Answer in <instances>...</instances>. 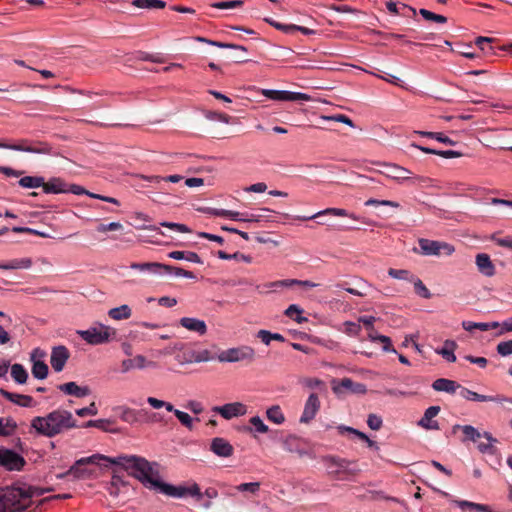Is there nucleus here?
Masks as SVG:
<instances>
[{
	"instance_id": "nucleus-1",
	"label": "nucleus",
	"mask_w": 512,
	"mask_h": 512,
	"mask_svg": "<svg viewBox=\"0 0 512 512\" xmlns=\"http://www.w3.org/2000/svg\"><path fill=\"white\" fill-rule=\"evenodd\" d=\"M109 462L122 467L129 475L135 477L150 489L159 490L163 483L160 479L159 465L156 462H149L147 459L136 455L115 457L109 459Z\"/></svg>"
},
{
	"instance_id": "nucleus-2",
	"label": "nucleus",
	"mask_w": 512,
	"mask_h": 512,
	"mask_svg": "<svg viewBox=\"0 0 512 512\" xmlns=\"http://www.w3.org/2000/svg\"><path fill=\"white\" fill-rule=\"evenodd\" d=\"M77 427V420L70 411L65 409H56L45 416H36L31 420V428L37 434L47 438H53Z\"/></svg>"
},
{
	"instance_id": "nucleus-3",
	"label": "nucleus",
	"mask_w": 512,
	"mask_h": 512,
	"mask_svg": "<svg viewBox=\"0 0 512 512\" xmlns=\"http://www.w3.org/2000/svg\"><path fill=\"white\" fill-rule=\"evenodd\" d=\"M43 493L44 490L31 486L6 487L0 491V512H22L31 505L34 495Z\"/></svg>"
},
{
	"instance_id": "nucleus-4",
	"label": "nucleus",
	"mask_w": 512,
	"mask_h": 512,
	"mask_svg": "<svg viewBox=\"0 0 512 512\" xmlns=\"http://www.w3.org/2000/svg\"><path fill=\"white\" fill-rule=\"evenodd\" d=\"M0 148L36 153L41 155L57 156V153L49 143L42 141H31L28 139H21L16 144H7L4 142H0Z\"/></svg>"
},
{
	"instance_id": "nucleus-5",
	"label": "nucleus",
	"mask_w": 512,
	"mask_h": 512,
	"mask_svg": "<svg viewBox=\"0 0 512 512\" xmlns=\"http://www.w3.org/2000/svg\"><path fill=\"white\" fill-rule=\"evenodd\" d=\"M323 461L327 464L328 473L338 480L343 479L340 476L342 473L355 476L360 472V469L354 465V462L344 458L326 456L323 458Z\"/></svg>"
},
{
	"instance_id": "nucleus-6",
	"label": "nucleus",
	"mask_w": 512,
	"mask_h": 512,
	"mask_svg": "<svg viewBox=\"0 0 512 512\" xmlns=\"http://www.w3.org/2000/svg\"><path fill=\"white\" fill-rule=\"evenodd\" d=\"M110 457L95 454L89 457H84L77 460L70 468L64 473L58 474L57 478L63 479L68 476H72L73 479H86L91 475V472L83 466L87 464H97V460H105L109 462Z\"/></svg>"
},
{
	"instance_id": "nucleus-7",
	"label": "nucleus",
	"mask_w": 512,
	"mask_h": 512,
	"mask_svg": "<svg viewBox=\"0 0 512 512\" xmlns=\"http://www.w3.org/2000/svg\"><path fill=\"white\" fill-rule=\"evenodd\" d=\"M256 359L255 349L251 346L241 345L226 350V362H240L244 365L253 363Z\"/></svg>"
},
{
	"instance_id": "nucleus-8",
	"label": "nucleus",
	"mask_w": 512,
	"mask_h": 512,
	"mask_svg": "<svg viewBox=\"0 0 512 512\" xmlns=\"http://www.w3.org/2000/svg\"><path fill=\"white\" fill-rule=\"evenodd\" d=\"M419 247L423 255H451L455 251V248L446 242L429 239H420Z\"/></svg>"
},
{
	"instance_id": "nucleus-9",
	"label": "nucleus",
	"mask_w": 512,
	"mask_h": 512,
	"mask_svg": "<svg viewBox=\"0 0 512 512\" xmlns=\"http://www.w3.org/2000/svg\"><path fill=\"white\" fill-rule=\"evenodd\" d=\"M77 334L88 344L99 345L109 340L110 328L107 326H102L101 328L92 327L87 330H78Z\"/></svg>"
},
{
	"instance_id": "nucleus-10",
	"label": "nucleus",
	"mask_w": 512,
	"mask_h": 512,
	"mask_svg": "<svg viewBox=\"0 0 512 512\" xmlns=\"http://www.w3.org/2000/svg\"><path fill=\"white\" fill-rule=\"evenodd\" d=\"M25 459L11 449H0V466L9 471H20L25 466Z\"/></svg>"
},
{
	"instance_id": "nucleus-11",
	"label": "nucleus",
	"mask_w": 512,
	"mask_h": 512,
	"mask_svg": "<svg viewBox=\"0 0 512 512\" xmlns=\"http://www.w3.org/2000/svg\"><path fill=\"white\" fill-rule=\"evenodd\" d=\"M262 94L275 101H307L310 97L300 92L263 89Z\"/></svg>"
},
{
	"instance_id": "nucleus-12",
	"label": "nucleus",
	"mask_w": 512,
	"mask_h": 512,
	"mask_svg": "<svg viewBox=\"0 0 512 512\" xmlns=\"http://www.w3.org/2000/svg\"><path fill=\"white\" fill-rule=\"evenodd\" d=\"M320 409V400L316 393H311L306 400L304 405L303 413L300 417V423L308 424L310 423L316 416Z\"/></svg>"
},
{
	"instance_id": "nucleus-13",
	"label": "nucleus",
	"mask_w": 512,
	"mask_h": 512,
	"mask_svg": "<svg viewBox=\"0 0 512 512\" xmlns=\"http://www.w3.org/2000/svg\"><path fill=\"white\" fill-rule=\"evenodd\" d=\"M460 395L464 399L470 400V401L498 402V403L508 402V403L512 404V398H507V397H504V396H501V395H496V396L482 395V394H479L477 392L471 391V390H469V389H467L465 387H461Z\"/></svg>"
},
{
	"instance_id": "nucleus-14",
	"label": "nucleus",
	"mask_w": 512,
	"mask_h": 512,
	"mask_svg": "<svg viewBox=\"0 0 512 512\" xmlns=\"http://www.w3.org/2000/svg\"><path fill=\"white\" fill-rule=\"evenodd\" d=\"M147 367L156 368L157 363L154 361H149L143 355H136L131 359H124L121 362V372L127 373L132 369H144Z\"/></svg>"
},
{
	"instance_id": "nucleus-15",
	"label": "nucleus",
	"mask_w": 512,
	"mask_h": 512,
	"mask_svg": "<svg viewBox=\"0 0 512 512\" xmlns=\"http://www.w3.org/2000/svg\"><path fill=\"white\" fill-rule=\"evenodd\" d=\"M69 357H70L69 350L65 346L59 345V346L54 347L52 349L51 357H50V363H51L52 368L56 372H61L64 369L65 364L68 361Z\"/></svg>"
},
{
	"instance_id": "nucleus-16",
	"label": "nucleus",
	"mask_w": 512,
	"mask_h": 512,
	"mask_svg": "<svg viewBox=\"0 0 512 512\" xmlns=\"http://www.w3.org/2000/svg\"><path fill=\"white\" fill-rule=\"evenodd\" d=\"M323 215H332L338 217H349L353 220H359V217L353 213H349L346 209L342 208H326L310 216H296L295 219L299 221H307L318 218Z\"/></svg>"
},
{
	"instance_id": "nucleus-17",
	"label": "nucleus",
	"mask_w": 512,
	"mask_h": 512,
	"mask_svg": "<svg viewBox=\"0 0 512 512\" xmlns=\"http://www.w3.org/2000/svg\"><path fill=\"white\" fill-rule=\"evenodd\" d=\"M475 264L479 273L485 277H493L496 274V267L486 253H478L475 257Z\"/></svg>"
},
{
	"instance_id": "nucleus-18",
	"label": "nucleus",
	"mask_w": 512,
	"mask_h": 512,
	"mask_svg": "<svg viewBox=\"0 0 512 512\" xmlns=\"http://www.w3.org/2000/svg\"><path fill=\"white\" fill-rule=\"evenodd\" d=\"M440 412L439 406H430L424 412L423 417L418 421V425L426 430H439L438 421L433 420Z\"/></svg>"
},
{
	"instance_id": "nucleus-19",
	"label": "nucleus",
	"mask_w": 512,
	"mask_h": 512,
	"mask_svg": "<svg viewBox=\"0 0 512 512\" xmlns=\"http://www.w3.org/2000/svg\"><path fill=\"white\" fill-rule=\"evenodd\" d=\"M131 269L150 274H161L163 271H170L171 265L161 264L158 262L132 263Z\"/></svg>"
},
{
	"instance_id": "nucleus-20",
	"label": "nucleus",
	"mask_w": 512,
	"mask_h": 512,
	"mask_svg": "<svg viewBox=\"0 0 512 512\" xmlns=\"http://www.w3.org/2000/svg\"><path fill=\"white\" fill-rule=\"evenodd\" d=\"M58 389L66 395L83 398L90 395L91 390L88 386H79L76 382H67L60 384Z\"/></svg>"
},
{
	"instance_id": "nucleus-21",
	"label": "nucleus",
	"mask_w": 512,
	"mask_h": 512,
	"mask_svg": "<svg viewBox=\"0 0 512 512\" xmlns=\"http://www.w3.org/2000/svg\"><path fill=\"white\" fill-rule=\"evenodd\" d=\"M179 323L183 328L196 332L199 335H204L207 332L206 323L197 318L183 317L180 319Z\"/></svg>"
},
{
	"instance_id": "nucleus-22",
	"label": "nucleus",
	"mask_w": 512,
	"mask_h": 512,
	"mask_svg": "<svg viewBox=\"0 0 512 512\" xmlns=\"http://www.w3.org/2000/svg\"><path fill=\"white\" fill-rule=\"evenodd\" d=\"M226 49L232 50L229 59L234 63H245L247 59V48L240 44L226 42Z\"/></svg>"
},
{
	"instance_id": "nucleus-23",
	"label": "nucleus",
	"mask_w": 512,
	"mask_h": 512,
	"mask_svg": "<svg viewBox=\"0 0 512 512\" xmlns=\"http://www.w3.org/2000/svg\"><path fill=\"white\" fill-rule=\"evenodd\" d=\"M0 395L3 396L8 401L17 404L21 407H30L33 402V398L31 396L12 393L3 388H0Z\"/></svg>"
},
{
	"instance_id": "nucleus-24",
	"label": "nucleus",
	"mask_w": 512,
	"mask_h": 512,
	"mask_svg": "<svg viewBox=\"0 0 512 512\" xmlns=\"http://www.w3.org/2000/svg\"><path fill=\"white\" fill-rule=\"evenodd\" d=\"M432 388L435 391L454 394L458 389L461 390V385L454 380L438 378L432 383Z\"/></svg>"
},
{
	"instance_id": "nucleus-25",
	"label": "nucleus",
	"mask_w": 512,
	"mask_h": 512,
	"mask_svg": "<svg viewBox=\"0 0 512 512\" xmlns=\"http://www.w3.org/2000/svg\"><path fill=\"white\" fill-rule=\"evenodd\" d=\"M284 450L290 453H296L300 457L308 454L301 446V439L294 435H289L282 441Z\"/></svg>"
},
{
	"instance_id": "nucleus-26",
	"label": "nucleus",
	"mask_w": 512,
	"mask_h": 512,
	"mask_svg": "<svg viewBox=\"0 0 512 512\" xmlns=\"http://www.w3.org/2000/svg\"><path fill=\"white\" fill-rule=\"evenodd\" d=\"M43 191L45 193H66L68 192V184L61 178H51L48 182L44 181L42 185Z\"/></svg>"
},
{
	"instance_id": "nucleus-27",
	"label": "nucleus",
	"mask_w": 512,
	"mask_h": 512,
	"mask_svg": "<svg viewBox=\"0 0 512 512\" xmlns=\"http://www.w3.org/2000/svg\"><path fill=\"white\" fill-rule=\"evenodd\" d=\"M482 438H485L486 442L478 440V442H476L478 450L483 454H496L497 448L495 447V444L498 443V440L494 438L489 432H484L482 434Z\"/></svg>"
},
{
	"instance_id": "nucleus-28",
	"label": "nucleus",
	"mask_w": 512,
	"mask_h": 512,
	"mask_svg": "<svg viewBox=\"0 0 512 512\" xmlns=\"http://www.w3.org/2000/svg\"><path fill=\"white\" fill-rule=\"evenodd\" d=\"M457 347L458 345L454 340L448 339L444 341L443 347L436 349L435 352L441 355L446 361L453 363L456 361L454 352Z\"/></svg>"
},
{
	"instance_id": "nucleus-29",
	"label": "nucleus",
	"mask_w": 512,
	"mask_h": 512,
	"mask_svg": "<svg viewBox=\"0 0 512 512\" xmlns=\"http://www.w3.org/2000/svg\"><path fill=\"white\" fill-rule=\"evenodd\" d=\"M386 8L387 10L395 15H401L403 17H410V15L405 14V11H410L412 13V16H416L417 11L415 8L406 5L404 3H397L394 1H388L386 2Z\"/></svg>"
},
{
	"instance_id": "nucleus-30",
	"label": "nucleus",
	"mask_w": 512,
	"mask_h": 512,
	"mask_svg": "<svg viewBox=\"0 0 512 512\" xmlns=\"http://www.w3.org/2000/svg\"><path fill=\"white\" fill-rule=\"evenodd\" d=\"M38 351L39 350L36 349L31 355V359L33 360V365H32L31 371H32V375L34 376V378L43 380L48 376L49 368H48V365L44 361L34 360V356Z\"/></svg>"
},
{
	"instance_id": "nucleus-31",
	"label": "nucleus",
	"mask_w": 512,
	"mask_h": 512,
	"mask_svg": "<svg viewBox=\"0 0 512 512\" xmlns=\"http://www.w3.org/2000/svg\"><path fill=\"white\" fill-rule=\"evenodd\" d=\"M198 363L208 362L218 359L220 362L224 361V352H220V349L213 347L212 349H204L197 351Z\"/></svg>"
},
{
	"instance_id": "nucleus-32",
	"label": "nucleus",
	"mask_w": 512,
	"mask_h": 512,
	"mask_svg": "<svg viewBox=\"0 0 512 512\" xmlns=\"http://www.w3.org/2000/svg\"><path fill=\"white\" fill-rule=\"evenodd\" d=\"M159 491L167 496L180 498L188 495V488L185 486H174L163 482Z\"/></svg>"
},
{
	"instance_id": "nucleus-33",
	"label": "nucleus",
	"mask_w": 512,
	"mask_h": 512,
	"mask_svg": "<svg viewBox=\"0 0 512 512\" xmlns=\"http://www.w3.org/2000/svg\"><path fill=\"white\" fill-rule=\"evenodd\" d=\"M499 326H500V323H498V322H489V323L471 322V321H463L462 322V327L466 331H472L474 329H479L481 331H488V330H492V329H497V328H499Z\"/></svg>"
},
{
	"instance_id": "nucleus-34",
	"label": "nucleus",
	"mask_w": 512,
	"mask_h": 512,
	"mask_svg": "<svg viewBox=\"0 0 512 512\" xmlns=\"http://www.w3.org/2000/svg\"><path fill=\"white\" fill-rule=\"evenodd\" d=\"M108 315L113 320H126L132 315V310L127 304H123L119 307L111 308L108 311Z\"/></svg>"
},
{
	"instance_id": "nucleus-35",
	"label": "nucleus",
	"mask_w": 512,
	"mask_h": 512,
	"mask_svg": "<svg viewBox=\"0 0 512 512\" xmlns=\"http://www.w3.org/2000/svg\"><path fill=\"white\" fill-rule=\"evenodd\" d=\"M457 429H461L463 434L465 435V440H471L473 442H478L482 438V433H480L475 427L471 425H454L453 432L455 433Z\"/></svg>"
},
{
	"instance_id": "nucleus-36",
	"label": "nucleus",
	"mask_w": 512,
	"mask_h": 512,
	"mask_svg": "<svg viewBox=\"0 0 512 512\" xmlns=\"http://www.w3.org/2000/svg\"><path fill=\"white\" fill-rule=\"evenodd\" d=\"M387 176L395 180H408L411 172L398 165H388Z\"/></svg>"
},
{
	"instance_id": "nucleus-37",
	"label": "nucleus",
	"mask_w": 512,
	"mask_h": 512,
	"mask_svg": "<svg viewBox=\"0 0 512 512\" xmlns=\"http://www.w3.org/2000/svg\"><path fill=\"white\" fill-rule=\"evenodd\" d=\"M247 412V407L241 402L226 403V419L242 416Z\"/></svg>"
},
{
	"instance_id": "nucleus-38",
	"label": "nucleus",
	"mask_w": 512,
	"mask_h": 512,
	"mask_svg": "<svg viewBox=\"0 0 512 512\" xmlns=\"http://www.w3.org/2000/svg\"><path fill=\"white\" fill-rule=\"evenodd\" d=\"M169 258L175 259V260H187L189 262L193 263H201V259L199 255L192 251H172L168 254Z\"/></svg>"
},
{
	"instance_id": "nucleus-39",
	"label": "nucleus",
	"mask_w": 512,
	"mask_h": 512,
	"mask_svg": "<svg viewBox=\"0 0 512 512\" xmlns=\"http://www.w3.org/2000/svg\"><path fill=\"white\" fill-rule=\"evenodd\" d=\"M132 5L141 9H163L166 3L162 0H133Z\"/></svg>"
},
{
	"instance_id": "nucleus-40",
	"label": "nucleus",
	"mask_w": 512,
	"mask_h": 512,
	"mask_svg": "<svg viewBox=\"0 0 512 512\" xmlns=\"http://www.w3.org/2000/svg\"><path fill=\"white\" fill-rule=\"evenodd\" d=\"M266 416L269 421L280 425L285 422V416L279 405H273L266 411Z\"/></svg>"
},
{
	"instance_id": "nucleus-41",
	"label": "nucleus",
	"mask_w": 512,
	"mask_h": 512,
	"mask_svg": "<svg viewBox=\"0 0 512 512\" xmlns=\"http://www.w3.org/2000/svg\"><path fill=\"white\" fill-rule=\"evenodd\" d=\"M11 376L18 384H25L28 379V373L21 364H13L11 366Z\"/></svg>"
},
{
	"instance_id": "nucleus-42",
	"label": "nucleus",
	"mask_w": 512,
	"mask_h": 512,
	"mask_svg": "<svg viewBox=\"0 0 512 512\" xmlns=\"http://www.w3.org/2000/svg\"><path fill=\"white\" fill-rule=\"evenodd\" d=\"M32 265V260L30 258H22V259H14L6 264H2L1 269L3 270H16L22 268H29Z\"/></svg>"
},
{
	"instance_id": "nucleus-43",
	"label": "nucleus",
	"mask_w": 512,
	"mask_h": 512,
	"mask_svg": "<svg viewBox=\"0 0 512 512\" xmlns=\"http://www.w3.org/2000/svg\"><path fill=\"white\" fill-rule=\"evenodd\" d=\"M18 183L23 188H38L44 184V178L41 176H24Z\"/></svg>"
},
{
	"instance_id": "nucleus-44",
	"label": "nucleus",
	"mask_w": 512,
	"mask_h": 512,
	"mask_svg": "<svg viewBox=\"0 0 512 512\" xmlns=\"http://www.w3.org/2000/svg\"><path fill=\"white\" fill-rule=\"evenodd\" d=\"M341 387L351 390L354 393L364 394L366 392V386L362 383H356L350 378H343L341 380Z\"/></svg>"
},
{
	"instance_id": "nucleus-45",
	"label": "nucleus",
	"mask_w": 512,
	"mask_h": 512,
	"mask_svg": "<svg viewBox=\"0 0 512 512\" xmlns=\"http://www.w3.org/2000/svg\"><path fill=\"white\" fill-rule=\"evenodd\" d=\"M177 360L182 365L198 363L197 351L193 349H186L182 354L177 355Z\"/></svg>"
},
{
	"instance_id": "nucleus-46",
	"label": "nucleus",
	"mask_w": 512,
	"mask_h": 512,
	"mask_svg": "<svg viewBox=\"0 0 512 512\" xmlns=\"http://www.w3.org/2000/svg\"><path fill=\"white\" fill-rule=\"evenodd\" d=\"M291 286V279H284V280H277L268 282L263 285V288L268 289L267 292H278L283 288H290Z\"/></svg>"
},
{
	"instance_id": "nucleus-47",
	"label": "nucleus",
	"mask_w": 512,
	"mask_h": 512,
	"mask_svg": "<svg viewBox=\"0 0 512 512\" xmlns=\"http://www.w3.org/2000/svg\"><path fill=\"white\" fill-rule=\"evenodd\" d=\"M411 282L414 284V290L417 295L424 299H430L431 298V292L429 289L425 286V284L419 279L418 277H414V279H411Z\"/></svg>"
},
{
	"instance_id": "nucleus-48",
	"label": "nucleus",
	"mask_w": 512,
	"mask_h": 512,
	"mask_svg": "<svg viewBox=\"0 0 512 512\" xmlns=\"http://www.w3.org/2000/svg\"><path fill=\"white\" fill-rule=\"evenodd\" d=\"M416 133L424 137L436 139L437 141L444 144L455 145V141L440 132L417 131Z\"/></svg>"
},
{
	"instance_id": "nucleus-49",
	"label": "nucleus",
	"mask_w": 512,
	"mask_h": 512,
	"mask_svg": "<svg viewBox=\"0 0 512 512\" xmlns=\"http://www.w3.org/2000/svg\"><path fill=\"white\" fill-rule=\"evenodd\" d=\"M419 14L426 21L436 22V23H440V24H445L447 22V17H445L443 15H440V14H436V13L431 12V11H429L427 9H424V8H421L419 10Z\"/></svg>"
},
{
	"instance_id": "nucleus-50",
	"label": "nucleus",
	"mask_w": 512,
	"mask_h": 512,
	"mask_svg": "<svg viewBox=\"0 0 512 512\" xmlns=\"http://www.w3.org/2000/svg\"><path fill=\"white\" fill-rule=\"evenodd\" d=\"M270 213L272 210L268 208H262L259 210V213H249L246 214L247 220L250 222H261V221H269Z\"/></svg>"
},
{
	"instance_id": "nucleus-51",
	"label": "nucleus",
	"mask_w": 512,
	"mask_h": 512,
	"mask_svg": "<svg viewBox=\"0 0 512 512\" xmlns=\"http://www.w3.org/2000/svg\"><path fill=\"white\" fill-rule=\"evenodd\" d=\"M301 313H302V309L296 304H291L285 310V315L289 318L295 319L296 322H298V323H303V322L307 321V318L301 316Z\"/></svg>"
},
{
	"instance_id": "nucleus-52",
	"label": "nucleus",
	"mask_w": 512,
	"mask_h": 512,
	"mask_svg": "<svg viewBox=\"0 0 512 512\" xmlns=\"http://www.w3.org/2000/svg\"><path fill=\"white\" fill-rule=\"evenodd\" d=\"M388 275L394 279L406 280L409 282H411V279H414L415 277L408 270L394 268H390L388 270Z\"/></svg>"
},
{
	"instance_id": "nucleus-53",
	"label": "nucleus",
	"mask_w": 512,
	"mask_h": 512,
	"mask_svg": "<svg viewBox=\"0 0 512 512\" xmlns=\"http://www.w3.org/2000/svg\"><path fill=\"white\" fill-rule=\"evenodd\" d=\"M234 490L239 492H249L251 494H257L260 490L259 482L242 483L234 487Z\"/></svg>"
},
{
	"instance_id": "nucleus-54",
	"label": "nucleus",
	"mask_w": 512,
	"mask_h": 512,
	"mask_svg": "<svg viewBox=\"0 0 512 512\" xmlns=\"http://www.w3.org/2000/svg\"><path fill=\"white\" fill-rule=\"evenodd\" d=\"M160 226L169 228L178 233H191V229L187 225L181 224V223L163 221V222H160Z\"/></svg>"
},
{
	"instance_id": "nucleus-55",
	"label": "nucleus",
	"mask_w": 512,
	"mask_h": 512,
	"mask_svg": "<svg viewBox=\"0 0 512 512\" xmlns=\"http://www.w3.org/2000/svg\"><path fill=\"white\" fill-rule=\"evenodd\" d=\"M143 179L148 180L153 183H160L161 181L177 183L182 180V176L180 175H170L168 177H160V176H142Z\"/></svg>"
},
{
	"instance_id": "nucleus-56",
	"label": "nucleus",
	"mask_w": 512,
	"mask_h": 512,
	"mask_svg": "<svg viewBox=\"0 0 512 512\" xmlns=\"http://www.w3.org/2000/svg\"><path fill=\"white\" fill-rule=\"evenodd\" d=\"M380 205L381 206H389V207H393V208L400 207V204L398 202L391 201V200H378V199L371 198L365 202V206H380Z\"/></svg>"
},
{
	"instance_id": "nucleus-57",
	"label": "nucleus",
	"mask_w": 512,
	"mask_h": 512,
	"mask_svg": "<svg viewBox=\"0 0 512 512\" xmlns=\"http://www.w3.org/2000/svg\"><path fill=\"white\" fill-rule=\"evenodd\" d=\"M175 416L181 422L182 425H184L190 430L193 428V419L188 413L183 412L181 410H176Z\"/></svg>"
},
{
	"instance_id": "nucleus-58",
	"label": "nucleus",
	"mask_w": 512,
	"mask_h": 512,
	"mask_svg": "<svg viewBox=\"0 0 512 512\" xmlns=\"http://www.w3.org/2000/svg\"><path fill=\"white\" fill-rule=\"evenodd\" d=\"M211 451L220 457H224V439L214 438L211 443Z\"/></svg>"
},
{
	"instance_id": "nucleus-59",
	"label": "nucleus",
	"mask_w": 512,
	"mask_h": 512,
	"mask_svg": "<svg viewBox=\"0 0 512 512\" xmlns=\"http://www.w3.org/2000/svg\"><path fill=\"white\" fill-rule=\"evenodd\" d=\"M382 418L376 414H369L367 418V425L372 430H379L382 427Z\"/></svg>"
},
{
	"instance_id": "nucleus-60",
	"label": "nucleus",
	"mask_w": 512,
	"mask_h": 512,
	"mask_svg": "<svg viewBox=\"0 0 512 512\" xmlns=\"http://www.w3.org/2000/svg\"><path fill=\"white\" fill-rule=\"evenodd\" d=\"M344 327H345V330H344L345 333L348 334L349 336H357L361 331L360 324L351 322V321H346L344 323Z\"/></svg>"
},
{
	"instance_id": "nucleus-61",
	"label": "nucleus",
	"mask_w": 512,
	"mask_h": 512,
	"mask_svg": "<svg viewBox=\"0 0 512 512\" xmlns=\"http://www.w3.org/2000/svg\"><path fill=\"white\" fill-rule=\"evenodd\" d=\"M497 352L501 356H508L512 354V340L500 342L497 345Z\"/></svg>"
},
{
	"instance_id": "nucleus-62",
	"label": "nucleus",
	"mask_w": 512,
	"mask_h": 512,
	"mask_svg": "<svg viewBox=\"0 0 512 512\" xmlns=\"http://www.w3.org/2000/svg\"><path fill=\"white\" fill-rule=\"evenodd\" d=\"M250 423L254 426L255 430L259 433H267L268 426L263 422L259 416H253L250 419Z\"/></svg>"
},
{
	"instance_id": "nucleus-63",
	"label": "nucleus",
	"mask_w": 512,
	"mask_h": 512,
	"mask_svg": "<svg viewBox=\"0 0 512 512\" xmlns=\"http://www.w3.org/2000/svg\"><path fill=\"white\" fill-rule=\"evenodd\" d=\"M98 413V409L96 407L95 402H91L89 406L80 408L76 410V414L80 417H84L86 415H96Z\"/></svg>"
},
{
	"instance_id": "nucleus-64",
	"label": "nucleus",
	"mask_w": 512,
	"mask_h": 512,
	"mask_svg": "<svg viewBox=\"0 0 512 512\" xmlns=\"http://www.w3.org/2000/svg\"><path fill=\"white\" fill-rule=\"evenodd\" d=\"M122 224L120 222H111L109 224H100L97 226V231L100 233H105L108 231H116L122 229Z\"/></svg>"
}]
</instances>
